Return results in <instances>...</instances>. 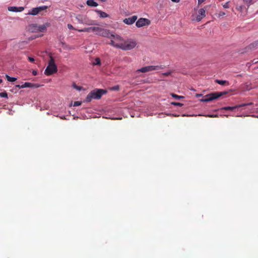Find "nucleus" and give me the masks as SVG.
<instances>
[{
    "label": "nucleus",
    "instance_id": "1",
    "mask_svg": "<svg viewBox=\"0 0 258 258\" xmlns=\"http://www.w3.org/2000/svg\"><path fill=\"white\" fill-rule=\"evenodd\" d=\"M107 91L101 89H96L91 91L87 96L85 101L90 102L92 99L98 100L101 98L103 94H106Z\"/></svg>",
    "mask_w": 258,
    "mask_h": 258
},
{
    "label": "nucleus",
    "instance_id": "2",
    "mask_svg": "<svg viewBox=\"0 0 258 258\" xmlns=\"http://www.w3.org/2000/svg\"><path fill=\"white\" fill-rule=\"evenodd\" d=\"M227 93L226 91L224 92H216L206 95L204 98L200 100L201 102H207L211 101L213 100L218 98L219 97L225 95Z\"/></svg>",
    "mask_w": 258,
    "mask_h": 258
},
{
    "label": "nucleus",
    "instance_id": "3",
    "mask_svg": "<svg viewBox=\"0 0 258 258\" xmlns=\"http://www.w3.org/2000/svg\"><path fill=\"white\" fill-rule=\"evenodd\" d=\"M57 71V66L55 64L54 60L52 56L50 57L48 66L46 67L44 74L47 76H50L56 73Z\"/></svg>",
    "mask_w": 258,
    "mask_h": 258
},
{
    "label": "nucleus",
    "instance_id": "4",
    "mask_svg": "<svg viewBox=\"0 0 258 258\" xmlns=\"http://www.w3.org/2000/svg\"><path fill=\"white\" fill-rule=\"evenodd\" d=\"M50 25L49 23H46L43 25H38L37 24H32L29 25V29L32 32H43L46 30L47 27Z\"/></svg>",
    "mask_w": 258,
    "mask_h": 258
},
{
    "label": "nucleus",
    "instance_id": "5",
    "mask_svg": "<svg viewBox=\"0 0 258 258\" xmlns=\"http://www.w3.org/2000/svg\"><path fill=\"white\" fill-rule=\"evenodd\" d=\"M137 43L135 41L130 40L125 41L124 43H119V45H117V48L123 50H129L136 47Z\"/></svg>",
    "mask_w": 258,
    "mask_h": 258
},
{
    "label": "nucleus",
    "instance_id": "6",
    "mask_svg": "<svg viewBox=\"0 0 258 258\" xmlns=\"http://www.w3.org/2000/svg\"><path fill=\"white\" fill-rule=\"evenodd\" d=\"M163 66H149L144 67H142L140 69H138L137 72L146 73L148 72H151L155 70H158L159 69H163L164 68Z\"/></svg>",
    "mask_w": 258,
    "mask_h": 258
},
{
    "label": "nucleus",
    "instance_id": "7",
    "mask_svg": "<svg viewBox=\"0 0 258 258\" xmlns=\"http://www.w3.org/2000/svg\"><path fill=\"white\" fill-rule=\"evenodd\" d=\"M98 31H97L96 34L101 35L103 37H106L109 38H111L112 36H113V33H111L108 30L102 29L101 28L99 27Z\"/></svg>",
    "mask_w": 258,
    "mask_h": 258
},
{
    "label": "nucleus",
    "instance_id": "8",
    "mask_svg": "<svg viewBox=\"0 0 258 258\" xmlns=\"http://www.w3.org/2000/svg\"><path fill=\"white\" fill-rule=\"evenodd\" d=\"M150 24V21L146 18H140L136 22V25L140 28L146 25H149Z\"/></svg>",
    "mask_w": 258,
    "mask_h": 258
},
{
    "label": "nucleus",
    "instance_id": "9",
    "mask_svg": "<svg viewBox=\"0 0 258 258\" xmlns=\"http://www.w3.org/2000/svg\"><path fill=\"white\" fill-rule=\"evenodd\" d=\"M40 86V85L38 84H32L29 82H25L24 84L20 85H16L15 86L16 87L19 88H37Z\"/></svg>",
    "mask_w": 258,
    "mask_h": 258
},
{
    "label": "nucleus",
    "instance_id": "10",
    "mask_svg": "<svg viewBox=\"0 0 258 258\" xmlns=\"http://www.w3.org/2000/svg\"><path fill=\"white\" fill-rule=\"evenodd\" d=\"M138 17L137 16H133L128 18H125L123 20V23L127 25H132L135 22Z\"/></svg>",
    "mask_w": 258,
    "mask_h": 258
},
{
    "label": "nucleus",
    "instance_id": "11",
    "mask_svg": "<svg viewBox=\"0 0 258 258\" xmlns=\"http://www.w3.org/2000/svg\"><path fill=\"white\" fill-rule=\"evenodd\" d=\"M98 29H99V27H90L88 28H85L81 30H79V31L87 32H96L97 33V31H98Z\"/></svg>",
    "mask_w": 258,
    "mask_h": 258
},
{
    "label": "nucleus",
    "instance_id": "12",
    "mask_svg": "<svg viewBox=\"0 0 258 258\" xmlns=\"http://www.w3.org/2000/svg\"><path fill=\"white\" fill-rule=\"evenodd\" d=\"M8 10L10 12H22L24 10V8L23 7H9L8 8Z\"/></svg>",
    "mask_w": 258,
    "mask_h": 258
},
{
    "label": "nucleus",
    "instance_id": "13",
    "mask_svg": "<svg viewBox=\"0 0 258 258\" xmlns=\"http://www.w3.org/2000/svg\"><path fill=\"white\" fill-rule=\"evenodd\" d=\"M258 48V40H256L254 42L250 44L246 49H248L250 50H254Z\"/></svg>",
    "mask_w": 258,
    "mask_h": 258
},
{
    "label": "nucleus",
    "instance_id": "14",
    "mask_svg": "<svg viewBox=\"0 0 258 258\" xmlns=\"http://www.w3.org/2000/svg\"><path fill=\"white\" fill-rule=\"evenodd\" d=\"M76 19L80 23L86 24H88L85 17H84L83 16H81V15L77 16L76 17Z\"/></svg>",
    "mask_w": 258,
    "mask_h": 258
},
{
    "label": "nucleus",
    "instance_id": "15",
    "mask_svg": "<svg viewBox=\"0 0 258 258\" xmlns=\"http://www.w3.org/2000/svg\"><path fill=\"white\" fill-rule=\"evenodd\" d=\"M95 11L99 15V17L102 18H107L109 16V15L101 10H95Z\"/></svg>",
    "mask_w": 258,
    "mask_h": 258
},
{
    "label": "nucleus",
    "instance_id": "16",
    "mask_svg": "<svg viewBox=\"0 0 258 258\" xmlns=\"http://www.w3.org/2000/svg\"><path fill=\"white\" fill-rule=\"evenodd\" d=\"M39 10L37 7L33 8L31 11H29L27 15L36 16L39 13Z\"/></svg>",
    "mask_w": 258,
    "mask_h": 258
},
{
    "label": "nucleus",
    "instance_id": "17",
    "mask_svg": "<svg viewBox=\"0 0 258 258\" xmlns=\"http://www.w3.org/2000/svg\"><path fill=\"white\" fill-rule=\"evenodd\" d=\"M111 39H114L115 41H122L123 40L121 36L115 34H113V36H112V38Z\"/></svg>",
    "mask_w": 258,
    "mask_h": 258
},
{
    "label": "nucleus",
    "instance_id": "18",
    "mask_svg": "<svg viewBox=\"0 0 258 258\" xmlns=\"http://www.w3.org/2000/svg\"><path fill=\"white\" fill-rule=\"evenodd\" d=\"M236 109H237L236 105L234 106H225V107L221 108L220 109V110L233 111Z\"/></svg>",
    "mask_w": 258,
    "mask_h": 258
},
{
    "label": "nucleus",
    "instance_id": "19",
    "mask_svg": "<svg viewBox=\"0 0 258 258\" xmlns=\"http://www.w3.org/2000/svg\"><path fill=\"white\" fill-rule=\"evenodd\" d=\"M87 4L90 7H97L98 5L94 0H88L87 1Z\"/></svg>",
    "mask_w": 258,
    "mask_h": 258
},
{
    "label": "nucleus",
    "instance_id": "20",
    "mask_svg": "<svg viewBox=\"0 0 258 258\" xmlns=\"http://www.w3.org/2000/svg\"><path fill=\"white\" fill-rule=\"evenodd\" d=\"M215 82L220 85H229V82L226 80H216Z\"/></svg>",
    "mask_w": 258,
    "mask_h": 258
},
{
    "label": "nucleus",
    "instance_id": "21",
    "mask_svg": "<svg viewBox=\"0 0 258 258\" xmlns=\"http://www.w3.org/2000/svg\"><path fill=\"white\" fill-rule=\"evenodd\" d=\"M6 78L9 82H13L17 80V78L15 77H11L8 75H6Z\"/></svg>",
    "mask_w": 258,
    "mask_h": 258
},
{
    "label": "nucleus",
    "instance_id": "22",
    "mask_svg": "<svg viewBox=\"0 0 258 258\" xmlns=\"http://www.w3.org/2000/svg\"><path fill=\"white\" fill-rule=\"evenodd\" d=\"M257 0H243L244 2L248 6L250 5L254 4Z\"/></svg>",
    "mask_w": 258,
    "mask_h": 258
},
{
    "label": "nucleus",
    "instance_id": "23",
    "mask_svg": "<svg viewBox=\"0 0 258 258\" xmlns=\"http://www.w3.org/2000/svg\"><path fill=\"white\" fill-rule=\"evenodd\" d=\"M171 95L175 99L179 100L180 99L183 98L184 97L183 96H179L174 93H171Z\"/></svg>",
    "mask_w": 258,
    "mask_h": 258
},
{
    "label": "nucleus",
    "instance_id": "24",
    "mask_svg": "<svg viewBox=\"0 0 258 258\" xmlns=\"http://www.w3.org/2000/svg\"><path fill=\"white\" fill-rule=\"evenodd\" d=\"M198 15H200L203 17H205V10L204 9H200L198 11Z\"/></svg>",
    "mask_w": 258,
    "mask_h": 258
},
{
    "label": "nucleus",
    "instance_id": "25",
    "mask_svg": "<svg viewBox=\"0 0 258 258\" xmlns=\"http://www.w3.org/2000/svg\"><path fill=\"white\" fill-rule=\"evenodd\" d=\"M109 44L114 46L116 48H117V47L116 46L117 45H119V43H116L115 40L113 39H111L110 42Z\"/></svg>",
    "mask_w": 258,
    "mask_h": 258
},
{
    "label": "nucleus",
    "instance_id": "26",
    "mask_svg": "<svg viewBox=\"0 0 258 258\" xmlns=\"http://www.w3.org/2000/svg\"><path fill=\"white\" fill-rule=\"evenodd\" d=\"M94 65H100L101 61L99 58L97 57L95 58V61L93 62Z\"/></svg>",
    "mask_w": 258,
    "mask_h": 258
},
{
    "label": "nucleus",
    "instance_id": "27",
    "mask_svg": "<svg viewBox=\"0 0 258 258\" xmlns=\"http://www.w3.org/2000/svg\"><path fill=\"white\" fill-rule=\"evenodd\" d=\"M37 8L39 10V12H40V11H44L47 9L48 8V7L46 6H42L37 7Z\"/></svg>",
    "mask_w": 258,
    "mask_h": 258
},
{
    "label": "nucleus",
    "instance_id": "28",
    "mask_svg": "<svg viewBox=\"0 0 258 258\" xmlns=\"http://www.w3.org/2000/svg\"><path fill=\"white\" fill-rule=\"evenodd\" d=\"M72 86L74 88L78 91H81L82 89V87L81 86H77L75 83H73Z\"/></svg>",
    "mask_w": 258,
    "mask_h": 258
},
{
    "label": "nucleus",
    "instance_id": "29",
    "mask_svg": "<svg viewBox=\"0 0 258 258\" xmlns=\"http://www.w3.org/2000/svg\"><path fill=\"white\" fill-rule=\"evenodd\" d=\"M171 104L174 106H182L183 104L179 102H172Z\"/></svg>",
    "mask_w": 258,
    "mask_h": 258
},
{
    "label": "nucleus",
    "instance_id": "30",
    "mask_svg": "<svg viewBox=\"0 0 258 258\" xmlns=\"http://www.w3.org/2000/svg\"><path fill=\"white\" fill-rule=\"evenodd\" d=\"M0 96L3 98H8V94L6 92L0 93Z\"/></svg>",
    "mask_w": 258,
    "mask_h": 258
},
{
    "label": "nucleus",
    "instance_id": "31",
    "mask_svg": "<svg viewBox=\"0 0 258 258\" xmlns=\"http://www.w3.org/2000/svg\"><path fill=\"white\" fill-rule=\"evenodd\" d=\"M81 104H82V102L81 101H75L74 103L73 106H80Z\"/></svg>",
    "mask_w": 258,
    "mask_h": 258
},
{
    "label": "nucleus",
    "instance_id": "32",
    "mask_svg": "<svg viewBox=\"0 0 258 258\" xmlns=\"http://www.w3.org/2000/svg\"><path fill=\"white\" fill-rule=\"evenodd\" d=\"M119 86H118V85H117V86H115L111 88V89H112V90H114V91H117V90H119Z\"/></svg>",
    "mask_w": 258,
    "mask_h": 258
},
{
    "label": "nucleus",
    "instance_id": "33",
    "mask_svg": "<svg viewBox=\"0 0 258 258\" xmlns=\"http://www.w3.org/2000/svg\"><path fill=\"white\" fill-rule=\"evenodd\" d=\"M246 106V103H243V104H239V105H237L236 107H237V108H238L239 107H244V106Z\"/></svg>",
    "mask_w": 258,
    "mask_h": 258
},
{
    "label": "nucleus",
    "instance_id": "34",
    "mask_svg": "<svg viewBox=\"0 0 258 258\" xmlns=\"http://www.w3.org/2000/svg\"><path fill=\"white\" fill-rule=\"evenodd\" d=\"M203 18V16L200 15H198L197 17V20L198 21H200L202 18Z\"/></svg>",
    "mask_w": 258,
    "mask_h": 258
},
{
    "label": "nucleus",
    "instance_id": "35",
    "mask_svg": "<svg viewBox=\"0 0 258 258\" xmlns=\"http://www.w3.org/2000/svg\"><path fill=\"white\" fill-rule=\"evenodd\" d=\"M206 116H208L210 117H217L218 115L217 114H208L207 115H206Z\"/></svg>",
    "mask_w": 258,
    "mask_h": 258
},
{
    "label": "nucleus",
    "instance_id": "36",
    "mask_svg": "<svg viewBox=\"0 0 258 258\" xmlns=\"http://www.w3.org/2000/svg\"><path fill=\"white\" fill-rule=\"evenodd\" d=\"M68 28L70 30H73V29H74V27H73V26L71 24H68Z\"/></svg>",
    "mask_w": 258,
    "mask_h": 258
},
{
    "label": "nucleus",
    "instance_id": "37",
    "mask_svg": "<svg viewBox=\"0 0 258 258\" xmlns=\"http://www.w3.org/2000/svg\"><path fill=\"white\" fill-rule=\"evenodd\" d=\"M28 60L29 61H30L31 62H33L35 60L34 58L32 57H28Z\"/></svg>",
    "mask_w": 258,
    "mask_h": 258
},
{
    "label": "nucleus",
    "instance_id": "38",
    "mask_svg": "<svg viewBox=\"0 0 258 258\" xmlns=\"http://www.w3.org/2000/svg\"><path fill=\"white\" fill-rule=\"evenodd\" d=\"M223 7L224 8H225V9L228 8H229V4H228V3H226V4H225L223 5Z\"/></svg>",
    "mask_w": 258,
    "mask_h": 258
},
{
    "label": "nucleus",
    "instance_id": "39",
    "mask_svg": "<svg viewBox=\"0 0 258 258\" xmlns=\"http://www.w3.org/2000/svg\"><path fill=\"white\" fill-rule=\"evenodd\" d=\"M32 75H34V76H36L37 74V71H35V70H33L32 72Z\"/></svg>",
    "mask_w": 258,
    "mask_h": 258
},
{
    "label": "nucleus",
    "instance_id": "40",
    "mask_svg": "<svg viewBox=\"0 0 258 258\" xmlns=\"http://www.w3.org/2000/svg\"><path fill=\"white\" fill-rule=\"evenodd\" d=\"M219 16H220V17L221 16H224L225 15V13L224 12H221L219 13Z\"/></svg>",
    "mask_w": 258,
    "mask_h": 258
},
{
    "label": "nucleus",
    "instance_id": "41",
    "mask_svg": "<svg viewBox=\"0 0 258 258\" xmlns=\"http://www.w3.org/2000/svg\"><path fill=\"white\" fill-rule=\"evenodd\" d=\"M205 0H198L199 4H202L203 2H204Z\"/></svg>",
    "mask_w": 258,
    "mask_h": 258
},
{
    "label": "nucleus",
    "instance_id": "42",
    "mask_svg": "<svg viewBox=\"0 0 258 258\" xmlns=\"http://www.w3.org/2000/svg\"><path fill=\"white\" fill-rule=\"evenodd\" d=\"M180 0H171L172 2H175V3H178L179 2Z\"/></svg>",
    "mask_w": 258,
    "mask_h": 258
},
{
    "label": "nucleus",
    "instance_id": "43",
    "mask_svg": "<svg viewBox=\"0 0 258 258\" xmlns=\"http://www.w3.org/2000/svg\"><path fill=\"white\" fill-rule=\"evenodd\" d=\"M202 96V94H197L196 95V96L198 97H200V96Z\"/></svg>",
    "mask_w": 258,
    "mask_h": 258
},
{
    "label": "nucleus",
    "instance_id": "44",
    "mask_svg": "<svg viewBox=\"0 0 258 258\" xmlns=\"http://www.w3.org/2000/svg\"><path fill=\"white\" fill-rule=\"evenodd\" d=\"M253 103L252 102H249V103H246V106H248V105H252Z\"/></svg>",
    "mask_w": 258,
    "mask_h": 258
},
{
    "label": "nucleus",
    "instance_id": "45",
    "mask_svg": "<svg viewBox=\"0 0 258 258\" xmlns=\"http://www.w3.org/2000/svg\"><path fill=\"white\" fill-rule=\"evenodd\" d=\"M169 74H170V73H166L164 74V75H166V76H168Z\"/></svg>",
    "mask_w": 258,
    "mask_h": 258
},
{
    "label": "nucleus",
    "instance_id": "46",
    "mask_svg": "<svg viewBox=\"0 0 258 258\" xmlns=\"http://www.w3.org/2000/svg\"><path fill=\"white\" fill-rule=\"evenodd\" d=\"M3 82V80L0 79V84Z\"/></svg>",
    "mask_w": 258,
    "mask_h": 258
},
{
    "label": "nucleus",
    "instance_id": "47",
    "mask_svg": "<svg viewBox=\"0 0 258 258\" xmlns=\"http://www.w3.org/2000/svg\"><path fill=\"white\" fill-rule=\"evenodd\" d=\"M61 119H65V117L64 116H61L60 117Z\"/></svg>",
    "mask_w": 258,
    "mask_h": 258
},
{
    "label": "nucleus",
    "instance_id": "48",
    "mask_svg": "<svg viewBox=\"0 0 258 258\" xmlns=\"http://www.w3.org/2000/svg\"><path fill=\"white\" fill-rule=\"evenodd\" d=\"M172 115H173V114H172ZM174 116H178V115H174Z\"/></svg>",
    "mask_w": 258,
    "mask_h": 258
},
{
    "label": "nucleus",
    "instance_id": "49",
    "mask_svg": "<svg viewBox=\"0 0 258 258\" xmlns=\"http://www.w3.org/2000/svg\"><path fill=\"white\" fill-rule=\"evenodd\" d=\"M255 117L258 118V115L255 116Z\"/></svg>",
    "mask_w": 258,
    "mask_h": 258
}]
</instances>
